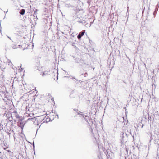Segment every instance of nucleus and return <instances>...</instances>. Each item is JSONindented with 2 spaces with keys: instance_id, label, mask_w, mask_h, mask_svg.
I'll use <instances>...</instances> for the list:
<instances>
[{
  "instance_id": "obj_14",
  "label": "nucleus",
  "mask_w": 159,
  "mask_h": 159,
  "mask_svg": "<svg viewBox=\"0 0 159 159\" xmlns=\"http://www.w3.org/2000/svg\"><path fill=\"white\" fill-rule=\"evenodd\" d=\"M48 71H45L43 72V74H42V75L43 76L44 75L48 74Z\"/></svg>"
},
{
  "instance_id": "obj_10",
  "label": "nucleus",
  "mask_w": 159,
  "mask_h": 159,
  "mask_svg": "<svg viewBox=\"0 0 159 159\" xmlns=\"http://www.w3.org/2000/svg\"><path fill=\"white\" fill-rule=\"evenodd\" d=\"M154 143L157 145H159V138L158 136V138H156L155 139Z\"/></svg>"
},
{
  "instance_id": "obj_23",
  "label": "nucleus",
  "mask_w": 159,
  "mask_h": 159,
  "mask_svg": "<svg viewBox=\"0 0 159 159\" xmlns=\"http://www.w3.org/2000/svg\"><path fill=\"white\" fill-rule=\"evenodd\" d=\"M90 132H91L92 133H93V129H92V128H91L90 129Z\"/></svg>"
},
{
  "instance_id": "obj_8",
  "label": "nucleus",
  "mask_w": 159,
  "mask_h": 159,
  "mask_svg": "<svg viewBox=\"0 0 159 159\" xmlns=\"http://www.w3.org/2000/svg\"><path fill=\"white\" fill-rule=\"evenodd\" d=\"M13 114L16 118H19V116L17 112L16 111H15L13 112Z\"/></svg>"
},
{
  "instance_id": "obj_34",
  "label": "nucleus",
  "mask_w": 159,
  "mask_h": 159,
  "mask_svg": "<svg viewBox=\"0 0 159 159\" xmlns=\"http://www.w3.org/2000/svg\"><path fill=\"white\" fill-rule=\"evenodd\" d=\"M144 117L146 119V116H144Z\"/></svg>"
},
{
  "instance_id": "obj_20",
  "label": "nucleus",
  "mask_w": 159,
  "mask_h": 159,
  "mask_svg": "<svg viewBox=\"0 0 159 159\" xmlns=\"http://www.w3.org/2000/svg\"><path fill=\"white\" fill-rule=\"evenodd\" d=\"M81 115L85 119L86 117H87V116L85 115L84 114H81Z\"/></svg>"
},
{
  "instance_id": "obj_40",
  "label": "nucleus",
  "mask_w": 159,
  "mask_h": 159,
  "mask_svg": "<svg viewBox=\"0 0 159 159\" xmlns=\"http://www.w3.org/2000/svg\"><path fill=\"white\" fill-rule=\"evenodd\" d=\"M13 48L15 49L16 48L15 47H13Z\"/></svg>"
},
{
  "instance_id": "obj_13",
  "label": "nucleus",
  "mask_w": 159,
  "mask_h": 159,
  "mask_svg": "<svg viewBox=\"0 0 159 159\" xmlns=\"http://www.w3.org/2000/svg\"><path fill=\"white\" fill-rule=\"evenodd\" d=\"M65 6L67 7H74L73 5H71L69 3L66 4L65 5Z\"/></svg>"
},
{
  "instance_id": "obj_12",
  "label": "nucleus",
  "mask_w": 159,
  "mask_h": 159,
  "mask_svg": "<svg viewBox=\"0 0 159 159\" xmlns=\"http://www.w3.org/2000/svg\"><path fill=\"white\" fill-rule=\"evenodd\" d=\"M35 118V117H34L33 118H29L28 119V120H27V121H29V120H31L33 122H35V121L36 120L35 119H34Z\"/></svg>"
},
{
  "instance_id": "obj_3",
  "label": "nucleus",
  "mask_w": 159,
  "mask_h": 159,
  "mask_svg": "<svg viewBox=\"0 0 159 159\" xmlns=\"http://www.w3.org/2000/svg\"><path fill=\"white\" fill-rule=\"evenodd\" d=\"M124 135H125L126 137L127 138L128 136H129L130 134H131L132 137L134 138V135H132V134L130 130H129V132L127 130H125V132H124Z\"/></svg>"
},
{
  "instance_id": "obj_42",
  "label": "nucleus",
  "mask_w": 159,
  "mask_h": 159,
  "mask_svg": "<svg viewBox=\"0 0 159 159\" xmlns=\"http://www.w3.org/2000/svg\"><path fill=\"white\" fill-rule=\"evenodd\" d=\"M153 120L154 119V118L153 117Z\"/></svg>"
},
{
  "instance_id": "obj_32",
  "label": "nucleus",
  "mask_w": 159,
  "mask_h": 159,
  "mask_svg": "<svg viewBox=\"0 0 159 159\" xmlns=\"http://www.w3.org/2000/svg\"><path fill=\"white\" fill-rule=\"evenodd\" d=\"M1 26L0 25V32H1Z\"/></svg>"
},
{
  "instance_id": "obj_35",
  "label": "nucleus",
  "mask_w": 159,
  "mask_h": 159,
  "mask_svg": "<svg viewBox=\"0 0 159 159\" xmlns=\"http://www.w3.org/2000/svg\"><path fill=\"white\" fill-rule=\"evenodd\" d=\"M23 68H21V70L20 71H22V70H23Z\"/></svg>"
},
{
  "instance_id": "obj_24",
  "label": "nucleus",
  "mask_w": 159,
  "mask_h": 159,
  "mask_svg": "<svg viewBox=\"0 0 159 159\" xmlns=\"http://www.w3.org/2000/svg\"><path fill=\"white\" fill-rule=\"evenodd\" d=\"M33 147H35L34 143V142H33Z\"/></svg>"
},
{
  "instance_id": "obj_9",
  "label": "nucleus",
  "mask_w": 159,
  "mask_h": 159,
  "mask_svg": "<svg viewBox=\"0 0 159 159\" xmlns=\"http://www.w3.org/2000/svg\"><path fill=\"white\" fill-rule=\"evenodd\" d=\"M5 144H6V143H2V146L3 147V149L5 150H6L7 148H8L7 146H6Z\"/></svg>"
},
{
  "instance_id": "obj_7",
  "label": "nucleus",
  "mask_w": 159,
  "mask_h": 159,
  "mask_svg": "<svg viewBox=\"0 0 159 159\" xmlns=\"http://www.w3.org/2000/svg\"><path fill=\"white\" fill-rule=\"evenodd\" d=\"M122 135L121 136V139H120L121 142V143H123L125 142V138L126 137L125 135H124V132H122Z\"/></svg>"
},
{
  "instance_id": "obj_19",
  "label": "nucleus",
  "mask_w": 159,
  "mask_h": 159,
  "mask_svg": "<svg viewBox=\"0 0 159 159\" xmlns=\"http://www.w3.org/2000/svg\"><path fill=\"white\" fill-rule=\"evenodd\" d=\"M72 46L74 47V48H75V49H77L78 48L75 45V43H73L72 44Z\"/></svg>"
},
{
  "instance_id": "obj_21",
  "label": "nucleus",
  "mask_w": 159,
  "mask_h": 159,
  "mask_svg": "<svg viewBox=\"0 0 159 159\" xmlns=\"http://www.w3.org/2000/svg\"><path fill=\"white\" fill-rule=\"evenodd\" d=\"M152 119L151 116H150V117L148 116V121H149L150 120V121H151V120Z\"/></svg>"
},
{
  "instance_id": "obj_11",
  "label": "nucleus",
  "mask_w": 159,
  "mask_h": 159,
  "mask_svg": "<svg viewBox=\"0 0 159 159\" xmlns=\"http://www.w3.org/2000/svg\"><path fill=\"white\" fill-rule=\"evenodd\" d=\"M25 10L24 9H22L19 12V13L21 15H23L25 14Z\"/></svg>"
},
{
  "instance_id": "obj_17",
  "label": "nucleus",
  "mask_w": 159,
  "mask_h": 159,
  "mask_svg": "<svg viewBox=\"0 0 159 159\" xmlns=\"http://www.w3.org/2000/svg\"><path fill=\"white\" fill-rule=\"evenodd\" d=\"M72 79H75L77 81H79V82L81 83L82 82V81H81V80H79L78 79H76L75 77H72Z\"/></svg>"
},
{
  "instance_id": "obj_5",
  "label": "nucleus",
  "mask_w": 159,
  "mask_h": 159,
  "mask_svg": "<svg viewBox=\"0 0 159 159\" xmlns=\"http://www.w3.org/2000/svg\"><path fill=\"white\" fill-rule=\"evenodd\" d=\"M85 32V30H83L81 32H80L77 35V38L79 39H80L81 37L84 35Z\"/></svg>"
},
{
  "instance_id": "obj_41",
  "label": "nucleus",
  "mask_w": 159,
  "mask_h": 159,
  "mask_svg": "<svg viewBox=\"0 0 159 159\" xmlns=\"http://www.w3.org/2000/svg\"><path fill=\"white\" fill-rule=\"evenodd\" d=\"M68 77L67 76H64V77Z\"/></svg>"
},
{
  "instance_id": "obj_25",
  "label": "nucleus",
  "mask_w": 159,
  "mask_h": 159,
  "mask_svg": "<svg viewBox=\"0 0 159 159\" xmlns=\"http://www.w3.org/2000/svg\"><path fill=\"white\" fill-rule=\"evenodd\" d=\"M149 75L148 74V73L147 74V77L148 78V79H149Z\"/></svg>"
},
{
  "instance_id": "obj_31",
  "label": "nucleus",
  "mask_w": 159,
  "mask_h": 159,
  "mask_svg": "<svg viewBox=\"0 0 159 159\" xmlns=\"http://www.w3.org/2000/svg\"><path fill=\"white\" fill-rule=\"evenodd\" d=\"M0 126H1L2 127V129H3V127H2V126H3V125L1 124H0Z\"/></svg>"
},
{
  "instance_id": "obj_4",
  "label": "nucleus",
  "mask_w": 159,
  "mask_h": 159,
  "mask_svg": "<svg viewBox=\"0 0 159 159\" xmlns=\"http://www.w3.org/2000/svg\"><path fill=\"white\" fill-rule=\"evenodd\" d=\"M72 57L74 58L75 62L80 63H81L83 61L82 59L81 58L75 57L73 56H72Z\"/></svg>"
},
{
  "instance_id": "obj_18",
  "label": "nucleus",
  "mask_w": 159,
  "mask_h": 159,
  "mask_svg": "<svg viewBox=\"0 0 159 159\" xmlns=\"http://www.w3.org/2000/svg\"><path fill=\"white\" fill-rule=\"evenodd\" d=\"M91 0H87V3L89 4V6L90 5Z\"/></svg>"
},
{
  "instance_id": "obj_26",
  "label": "nucleus",
  "mask_w": 159,
  "mask_h": 159,
  "mask_svg": "<svg viewBox=\"0 0 159 159\" xmlns=\"http://www.w3.org/2000/svg\"><path fill=\"white\" fill-rule=\"evenodd\" d=\"M40 117H41L42 118H43V115H42V116H40Z\"/></svg>"
},
{
  "instance_id": "obj_39",
  "label": "nucleus",
  "mask_w": 159,
  "mask_h": 159,
  "mask_svg": "<svg viewBox=\"0 0 159 159\" xmlns=\"http://www.w3.org/2000/svg\"><path fill=\"white\" fill-rule=\"evenodd\" d=\"M13 48L15 49L16 48L15 47H13Z\"/></svg>"
},
{
  "instance_id": "obj_29",
  "label": "nucleus",
  "mask_w": 159,
  "mask_h": 159,
  "mask_svg": "<svg viewBox=\"0 0 159 159\" xmlns=\"http://www.w3.org/2000/svg\"><path fill=\"white\" fill-rule=\"evenodd\" d=\"M57 117V118L58 119L59 118V116H58V114H57L56 115Z\"/></svg>"
},
{
  "instance_id": "obj_16",
  "label": "nucleus",
  "mask_w": 159,
  "mask_h": 159,
  "mask_svg": "<svg viewBox=\"0 0 159 159\" xmlns=\"http://www.w3.org/2000/svg\"><path fill=\"white\" fill-rule=\"evenodd\" d=\"M130 32L132 34V35H134V32L132 30H129Z\"/></svg>"
},
{
  "instance_id": "obj_37",
  "label": "nucleus",
  "mask_w": 159,
  "mask_h": 159,
  "mask_svg": "<svg viewBox=\"0 0 159 159\" xmlns=\"http://www.w3.org/2000/svg\"><path fill=\"white\" fill-rule=\"evenodd\" d=\"M10 133H8L7 134H8V135H10Z\"/></svg>"
},
{
  "instance_id": "obj_36",
  "label": "nucleus",
  "mask_w": 159,
  "mask_h": 159,
  "mask_svg": "<svg viewBox=\"0 0 159 159\" xmlns=\"http://www.w3.org/2000/svg\"><path fill=\"white\" fill-rule=\"evenodd\" d=\"M33 149L34 150H35V147H33Z\"/></svg>"
},
{
  "instance_id": "obj_38",
  "label": "nucleus",
  "mask_w": 159,
  "mask_h": 159,
  "mask_svg": "<svg viewBox=\"0 0 159 159\" xmlns=\"http://www.w3.org/2000/svg\"><path fill=\"white\" fill-rule=\"evenodd\" d=\"M75 14H76V13H77V11H75Z\"/></svg>"
},
{
  "instance_id": "obj_22",
  "label": "nucleus",
  "mask_w": 159,
  "mask_h": 159,
  "mask_svg": "<svg viewBox=\"0 0 159 159\" xmlns=\"http://www.w3.org/2000/svg\"><path fill=\"white\" fill-rule=\"evenodd\" d=\"M74 110L77 113L78 111H79L78 109H74Z\"/></svg>"
},
{
  "instance_id": "obj_15",
  "label": "nucleus",
  "mask_w": 159,
  "mask_h": 159,
  "mask_svg": "<svg viewBox=\"0 0 159 159\" xmlns=\"http://www.w3.org/2000/svg\"><path fill=\"white\" fill-rule=\"evenodd\" d=\"M138 127L141 126V128H142L144 126V125L142 124L141 123H139L138 125Z\"/></svg>"
},
{
  "instance_id": "obj_33",
  "label": "nucleus",
  "mask_w": 159,
  "mask_h": 159,
  "mask_svg": "<svg viewBox=\"0 0 159 159\" xmlns=\"http://www.w3.org/2000/svg\"><path fill=\"white\" fill-rule=\"evenodd\" d=\"M153 139V138H152V136L151 137V139L150 140V141H151V140H152Z\"/></svg>"
},
{
  "instance_id": "obj_2",
  "label": "nucleus",
  "mask_w": 159,
  "mask_h": 159,
  "mask_svg": "<svg viewBox=\"0 0 159 159\" xmlns=\"http://www.w3.org/2000/svg\"><path fill=\"white\" fill-rule=\"evenodd\" d=\"M23 119H20L18 122V125L19 127L21 128V129L23 130L25 123H24L22 122Z\"/></svg>"
},
{
  "instance_id": "obj_30",
  "label": "nucleus",
  "mask_w": 159,
  "mask_h": 159,
  "mask_svg": "<svg viewBox=\"0 0 159 159\" xmlns=\"http://www.w3.org/2000/svg\"><path fill=\"white\" fill-rule=\"evenodd\" d=\"M86 75H87V74L86 73L84 74V76H86Z\"/></svg>"
},
{
  "instance_id": "obj_27",
  "label": "nucleus",
  "mask_w": 159,
  "mask_h": 159,
  "mask_svg": "<svg viewBox=\"0 0 159 159\" xmlns=\"http://www.w3.org/2000/svg\"><path fill=\"white\" fill-rule=\"evenodd\" d=\"M80 113H81V112H80V111H79V112H77V114H78V115H81V114L80 113Z\"/></svg>"
},
{
  "instance_id": "obj_6",
  "label": "nucleus",
  "mask_w": 159,
  "mask_h": 159,
  "mask_svg": "<svg viewBox=\"0 0 159 159\" xmlns=\"http://www.w3.org/2000/svg\"><path fill=\"white\" fill-rule=\"evenodd\" d=\"M9 120L10 122H11V126H14V125H13V122L14 121V123L15 124V122H16V120H14L13 119L12 116H11V118L9 117Z\"/></svg>"
},
{
  "instance_id": "obj_28",
  "label": "nucleus",
  "mask_w": 159,
  "mask_h": 159,
  "mask_svg": "<svg viewBox=\"0 0 159 159\" xmlns=\"http://www.w3.org/2000/svg\"><path fill=\"white\" fill-rule=\"evenodd\" d=\"M7 37L9 39L11 40H12L11 39V38L8 36H7Z\"/></svg>"
},
{
  "instance_id": "obj_1",
  "label": "nucleus",
  "mask_w": 159,
  "mask_h": 159,
  "mask_svg": "<svg viewBox=\"0 0 159 159\" xmlns=\"http://www.w3.org/2000/svg\"><path fill=\"white\" fill-rule=\"evenodd\" d=\"M86 18L82 17L80 18L77 19V22H78L79 23H81L82 24L84 25H86L87 24V23L86 22Z\"/></svg>"
}]
</instances>
